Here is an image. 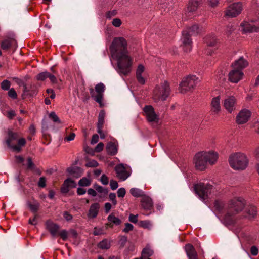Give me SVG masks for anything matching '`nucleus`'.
Wrapping results in <instances>:
<instances>
[{"label":"nucleus","mask_w":259,"mask_h":259,"mask_svg":"<svg viewBox=\"0 0 259 259\" xmlns=\"http://www.w3.org/2000/svg\"><path fill=\"white\" fill-rule=\"evenodd\" d=\"M170 89L169 83L164 80L160 83V85L155 87L153 92V99L155 102L160 100L165 101L169 96Z\"/></svg>","instance_id":"obj_6"},{"label":"nucleus","mask_w":259,"mask_h":259,"mask_svg":"<svg viewBox=\"0 0 259 259\" xmlns=\"http://www.w3.org/2000/svg\"><path fill=\"white\" fill-rule=\"evenodd\" d=\"M200 82V80L196 76H190L185 78L180 85V90L182 93H186L193 89Z\"/></svg>","instance_id":"obj_7"},{"label":"nucleus","mask_w":259,"mask_h":259,"mask_svg":"<svg viewBox=\"0 0 259 259\" xmlns=\"http://www.w3.org/2000/svg\"><path fill=\"white\" fill-rule=\"evenodd\" d=\"M141 205L142 208L146 211H150L153 206L151 198L148 196L145 195L141 198Z\"/></svg>","instance_id":"obj_17"},{"label":"nucleus","mask_w":259,"mask_h":259,"mask_svg":"<svg viewBox=\"0 0 259 259\" xmlns=\"http://www.w3.org/2000/svg\"><path fill=\"white\" fill-rule=\"evenodd\" d=\"M49 73L46 71L39 73L36 76V79L39 81L45 80L47 78H48Z\"/></svg>","instance_id":"obj_45"},{"label":"nucleus","mask_w":259,"mask_h":259,"mask_svg":"<svg viewBox=\"0 0 259 259\" xmlns=\"http://www.w3.org/2000/svg\"><path fill=\"white\" fill-rule=\"evenodd\" d=\"M246 205L245 200L241 197H235L228 203L227 210L224 216V221L227 225L235 222V216L241 212Z\"/></svg>","instance_id":"obj_1"},{"label":"nucleus","mask_w":259,"mask_h":259,"mask_svg":"<svg viewBox=\"0 0 259 259\" xmlns=\"http://www.w3.org/2000/svg\"><path fill=\"white\" fill-rule=\"evenodd\" d=\"M13 80L19 85L22 86L23 88H25V91H26V84L21 79L18 77H14Z\"/></svg>","instance_id":"obj_52"},{"label":"nucleus","mask_w":259,"mask_h":259,"mask_svg":"<svg viewBox=\"0 0 259 259\" xmlns=\"http://www.w3.org/2000/svg\"><path fill=\"white\" fill-rule=\"evenodd\" d=\"M49 117L54 122L59 123H61V121L59 117L54 112H51L49 114Z\"/></svg>","instance_id":"obj_49"},{"label":"nucleus","mask_w":259,"mask_h":259,"mask_svg":"<svg viewBox=\"0 0 259 259\" xmlns=\"http://www.w3.org/2000/svg\"><path fill=\"white\" fill-rule=\"evenodd\" d=\"M246 212L247 214V217L249 218H254L257 214L256 208L253 205H249L246 208Z\"/></svg>","instance_id":"obj_35"},{"label":"nucleus","mask_w":259,"mask_h":259,"mask_svg":"<svg viewBox=\"0 0 259 259\" xmlns=\"http://www.w3.org/2000/svg\"><path fill=\"white\" fill-rule=\"evenodd\" d=\"M112 58L117 61L119 73L126 75L131 72L133 60L129 53Z\"/></svg>","instance_id":"obj_4"},{"label":"nucleus","mask_w":259,"mask_h":259,"mask_svg":"<svg viewBox=\"0 0 259 259\" xmlns=\"http://www.w3.org/2000/svg\"><path fill=\"white\" fill-rule=\"evenodd\" d=\"M130 193L132 196L135 197H141V198H142L143 196L145 195L144 192L142 191L141 190L136 188H133L131 189Z\"/></svg>","instance_id":"obj_37"},{"label":"nucleus","mask_w":259,"mask_h":259,"mask_svg":"<svg viewBox=\"0 0 259 259\" xmlns=\"http://www.w3.org/2000/svg\"><path fill=\"white\" fill-rule=\"evenodd\" d=\"M100 209V204L98 203L92 204L89 210L88 217L89 218L94 219L97 217Z\"/></svg>","instance_id":"obj_27"},{"label":"nucleus","mask_w":259,"mask_h":259,"mask_svg":"<svg viewBox=\"0 0 259 259\" xmlns=\"http://www.w3.org/2000/svg\"><path fill=\"white\" fill-rule=\"evenodd\" d=\"M153 254V251L152 250L148 247H145L143 248L142 251L141 257H142L143 259L146 257L147 259H151L150 257Z\"/></svg>","instance_id":"obj_36"},{"label":"nucleus","mask_w":259,"mask_h":259,"mask_svg":"<svg viewBox=\"0 0 259 259\" xmlns=\"http://www.w3.org/2000/svg\"><path fill=\"white\" fill-rule=\"evenodd\" d=\"M68 233L66 230H62L59 233V235L63 241H66L68 237Z\"/></svg>","instance_id":"obj_57"},{"label":"nucleus","mask_w":259,"mask_h":259,"mask_svg":"<svg viewBox=\"0 0 259 259\" xmlns=\"http://www.w3.org/2000/svg\"><path fill=\"white\" fill-rule=\"evenodd\" d=\"M19 138L18 133L13 132L11 130H8V137L6 140V143L9 147L12 148V146L14 145L12 144L17 141Z\"/></svg>","instance_id":"obj_19"},{"label":"nucleus","mask_w":259,"mask_h":259,"mask_svg":"<svg viewBox=\"0 0 259 259\" xmlns=\"http://www.w3.org/2000/svg\"><path fill=\"white\" fill-rule=\"evenodd\" d=\"M109 223L106 224V228L108 227L110 228H113V225H115L116 226L120 225L121 224V220L119 218L116 217L113 213L110 214L107 218Z\"/></svg>","instance_id":"obj_28"},{"label":"nucleus","mask_w":259,"mask_h":259,"mask_svg":"<svg viewBox=\"0 0 259 259\" xmlns=\"http://www.w3.org/2000/svg\"><path fill=\"white\" fill-rule=\"evenodd\" d=\"M18 145H14L12 146V149L14 151L19 152L21 151L22 147L24 146L26 143V141L25 138H18Z\"/></svg>","instance_id":"obj_34"},{"label":"nucleus","mask_w":259,"mask_h":259,"mask_svg":"<svg viewBox=\"0 0 259 259\" xmlns=\"http://www.w3.org/2000/svg\"><path fill=\"white\" fill-rule=\"evenodd\" d=\"M99 164L96 160H93L87 163L85 166L87 167H96L98 166Z\"/></svg>","instance_id":"obj_55"},{"label":"nucleus","mask_w":259,"mask_h":259,"mask_svg":"<svg viewBox=\"0 0 259 259\" xmlns=\"http://www.w3.org/2000/svg\"><path fill=\"white\" fill-rule=\"evenodd\" d=\"M219 96L213 98L211 103V111L214 114H218L221 110Z\"/></svg>","instance_id":"obj_30"},{"label":"nucleus","mask_w":259,"mask_h":259,"mask_svg":"<svg viewBox=\"0 0 259 259\" xmlns=\"http://www.w3.org/2000/svg\"><path fill=\"white\" fill-rule=\"evenodd\" d=\"M27 168L32 170L36 167V166L32 161L31 157H29L27 159Z\"/></svg>","instance_id":"obj_53"},{"label":"nucleus","mask_w":259,"mask_h":259,"mask_svg":"<svg viewBox=\"0 0 259 259\" xmlns=\"http://www.w3.org/2000/svg\"><path fill=\"white\" fill-rule=\"evenodd\" d=\"M214 206L217 210L221 211L224 208V203L219 200H215L214 203Z\"/></svg>","instance_id":"obj_46"},{"label":"nucleus","mask_w":259,"mask_h":259,"mask_svg":"<svg viewBox=\"0 0 259 259\" xmlns=\"http://www.w3.org/2000/svg\"><path fill=\"white\" fill-rule=\"evenodd\" d=\"M248 65L247 61L243 57H240L232 64L233 69L241 70Z\"/></svg>","instance_id":"obj_25"},{"label":"nucleus","mask_w":259,"mask_h":259,"mask_svg":"<svg viewBox=\"0 0 259 259\" xmlns=\"http://www.w3.org/2000/svg\"><path fill=\"white\" fill-rule=\"evenodd\" d=\"M15 40L13 38H7L2 41L1 43V48L4 50H7L9 49L15 42Z\"/></svg>","instance_id":"obj_33"},{"label":"nucleus","mask_w":259,"mask_h":259,"mask_svg":"<svg viewBox=\"0 0 259 259\" xmlns=\"http://www.w3.org/2000/svg\"><path fill=\"white\" fill-rule=\"evenodd\" d=\"M218 154L217 152H201L197 153L194 158V162L197 169L203 170L206 168L207 163L213 165L217 161Z\"/></svg>","instance_id":"obj_2"},{"label":"nucleus","mask_w":259,"mask_h":259,"mask_svg":"<svg viewBox=\"0 0 259 259\" xmlns=\"http://www.w3.org/2000/svg\"><path fill=\"white\" fill-rule=\"evenodd\" d=\"M46 228L50 232L52 237H55L58 233L60 226L50 220L46 221Z\"/></svg>","instance_id":"obj_18"},{"label":"nucleus","mask_w":259,"mask_h":259,"mask_svg":"<svg viewBox=\"0 0 259 259\" xmlns=\"http://www.w3.org/2000/svg\"><path fill=\"white\" fill-rule=\"evenodd\" d=\"M251 116L250 112L246 109L242 110L236 116V121L238 124L247 122Z\"/></svg>","instance_id":"obj_13"},{"label":"nucleus","mask_w":259,"mask_h":259,"mask_svg":"<svg viewBox=\"0 0 259 259\" xmlns=\"http://www.w3.org/2000/svg\"><path fill=\"white\" fill-rule=\"evenodd\" d=\"M243 75L242 71L233 69L228 74L229 80L232 82L237 83L242 78Z\"/></svg>","instance_id":"obj_16"},{"label":"nucleus","mask_w":259,"mask_h":259,"mask_svg":"<svg viewBox=\"0 0 259 259\" xmlns=\"http://www.w3.org/2000/svg\"><path fill=\"white\" fill-rule=\"evenodd\" d=\"M63 216L67 221H71L73 218L72 215L67 211L63 212Z\"/></svg>","instance_id":"obj_64"},{"label":"nucleus","mask_w":259,"mask_h":259,"mask_svg":"<svg viewBox=\"0 0 259 259\" xmlns=\"http://www.w3.org/2000/svg\"><path fill=\"white\" fill-rule=\"evenodd\" d=\"M127 41L123 37H115L109 47L112 57L128 53Z\"/></svg>","instance_id":"obj_3"},{"label":"nucleus","mask_w":259,"mask_h":259,"mask_svg":"<svg viewBox=\"0 0 259 259\" xmlns=\"http://www.w3.org/2000/svg\"><path fill=\"white\" fill-rule=\"evenodd\" d=\"M212 187L213 186L209 184L199 183L194 185V190L200 198L205 200L210 194Z\"/></svg>","instance_id":"obj_9"},{"label":"nucleus","mask_w":259,"mask_h":259,"mask_svg":"<svg viewBox=\"0 0 259 259\" xmlns=\"http://www.w3.org/2000/svg\"><path fill=\"white\" fill-rule=\"evenodd\" d=\"M104 144L102 142H100L96 146L95 148V151L96 152H100L103 150Z\"/></svg>","instance_id":"obj_63"},{"label":"nucleus","mask_w":259,"mask_h":259,"mask_svg":"<svg viewBox=\"0 0 259 259\" xmlns=\"http://www.w3.org/2000/svg\"><path fill=\"white\" fill-rule=\"evenodd\" d=\"M229 162L230 166L236 170L245 169L248 163L246 156L241 153H236L229 156Z\"/></svg>","instance_id":"obj_5"},{"label":"nucleus","mask_w":259,"mask_h":259,"mask_svg":"<svg viewBox=\"0 0 259 259\" xmlns=\"http://www.w3.org/2000/svg\"><path fill=\"white\" fill-rule=\"evenodd\" d=\"M125 228L123 230V232L125 233H128L131 231H132L134 229V226L132 224L129 223H126L125 224Z\"/></svg>","instance_id":"obj_56"},{"label":"nucleus","mask_w":259,"mask_h":259,"mask_svg":"<svg viewBox=\"0 0 259 259\" xmlns=\"http://www.w3.org/2000/svg\"><path fill=\"white\" fill-rule=\"evenodd\" d=\"M91 183V182L89 179L83 177L79 181L78 184L80 186L87 187L90 186Z\"/></svg>","instance_id":"obj_41"},{"label":"nucleus","mask_w":259,"mask_h":259,"mask_svg":"<svg viewBox=\"0 0 259 259\" xmlns=\"http://www.w3.org/2000/svg\"><path fill=\"white\" fill-rule=\"evenodd\" d=\"M38 186L40 188H45L46 186V179L45 177H41L39 178L38 182Z\"/></svg>","instance_id":"obj_54"},{"label":"nucleus","mask_w":259,"mask_h":259,"mask_svg":"<svg viewBox=\"0 0 259 259\" xmlns=\"http://www.w3.org/2000/svg\"><path fill=\"white\" fill-rule=\"evenodd\" d=\"M66 171L70 176L75 178L80 177L83 172V169L78 166L69 167Z\"/></svg>","instance_id":"obj_24"},{"label":"nucleus","mask_w":259,"mask_h":259,"mask_svg":"<svg viewBox=\"0 0 259 259\" xmlns=\"http://www.w3.org/2000/svg\"><path fill=\"white\" fill-rule=\"evenodd\" d=\"M144 71V67L142 64H139L136 70V78L138 82L141 84H144L145 83V80L144 77L142 76V73Z\"/></svg>","instance_id":"obj_31"},{"label":"nucleus","mask_w":259,"mask_h":259,"mask_svg":"<svg viewBox=\"0 0 259 259\" xmlns=\"http://www.w3.org/2000/svg\"><path fill=\"white\" fill-rule=\"evenodd\" d=\"M187 30L188 32H189V34H190L191 35L197 34L199 33V26L197 24L193 25L191 27Z\"/></svg>","instance_id":"obj_40"},{"label":"nucleus","mask_w":259,"mask_h":259,"mask_svg":"<svg viewBox=\"0 0 259 259\" xmlns=\"http://www.w3.org/2000/svg\"><path fill=\"white\" fill-rule=\"evenodd\" d=\"M242 10V4L240 2L234 3L229 6L226 11V15L235 17L238 15Z\"/></svg>","instance_id":"obj_10"},{"label":"nucleus","mask_w":259,"mask_h":259,"mask_svg":"<svg viewBox=\"0 0 259 259\" xmlns=\"http://www.w3.org/2000/svg\"><path fill=\"white\" fill-rule=\"evenodd\" d=\"M235 30V27L232 24H229L226 26L225 34L229 36Z\"/></svg>","instance_id":"obj_47"},{"label":"nucleus","mask_w":259,"mask_h":259,"mask_svg":"<svg viewBox=\"0 0 259 259\" xmlns=\"http://www.w3.org/2000/svg\"><path fill=\"white\" fill-rule=\"evenodd\" d=\"M128 220L130 222L135 224L138 222V215L130 214L129 215Z\"/></svg>","instance_id":"obj_61"},{"label":"nucleus","mask_w":259,"mask_h":259,"mask_svg":"<svg viewBox=\"0 0 259 259\" xmlns=\"http://www.w3.org/2000/svg\"><path fill=\"white\" fill-rule=\"evenodd\" d=\"M185 249L189 259H198L197 253L192 244H187Z\"/></svg>","instance_id":"obj_22"},{"label":"nucleus","mask_w":259,"mask_h":259,"mask_svg":"<svg viewBox=\"0 0 259 259\" xmlns=\"http://www.w3.org/2000/svg\"><path fill=\"white\" fill-rule=\"evenodd\" d=\"M37 93L36 87L34 84H31L29 88L26 86V91H25V88H23L22 97L23 99H26L29 96H33Z\"/></svg>","instance_id":"obj_26"},{"label":"nucleus","mask_w":259,"mask_h":259,"mask_svg":"<svg viewBox=\"0 0 259 259\" xmlns=\"http://www.w3.org/2000/svg\"><path fill=\"white\" fill-rule=\"evenodd\" d=\"M100 181L101 183L105 185H107L109 183V179L105 174L102 175L101 177Z\"/></svg>","instance_id":"obj_62"},{"label":"nucleus","mask_w":259,"mask_h":259,"mask_svg":"<svg viewBox=\"0 0 259 259\" xmlns=\"http://www.w3.org/2000/svg\"><path fill=\"white\" fill-rule=\"evenodd\" d=\"M94 188L96 191H97L99 193H104L105 194H107L108 192V190L107 189H105L103 187L98 185L97 184H95L94 185Z\"/></svg>","instance_id":"obj_42"},{"label":"nucleus","mask_w":259,"mask_h":259,"mask_svg":"<svg viewBox=\"0 0 259 259\" xmlns=\"http://www.w3.org/2000/svg\"><path fill=\"white\" fill-rule=\"evenodd\" d=\"M205 42L207 46L209 47H214L217 44V41L214 37H205Z\"/></svg>","instance_id":"obj_43"},{"label":"nucleus","mask_w":259,"mask_h":259,"mask_svg":"<svg viewBox=\"0 0 259 259\" xmlns=\"http://www.w3.org/2000/svg\"><path fill=\"white\" fill-rule=\"evenodd\" d=\"M126 194V190L124 188H120L117 191V195L118 197H124Z\"/></svg>","instance_id":"obj_60"},{"label":"nucleus","mask_w":259,"mask_h":259,"mask_svg":"<svg viewBox=\"0 0 259 259\" xmlns=\"http://www.w3.org/2000/svg\"><path fill=\"white\" fill-rule=\"evenodd\" d=\"M117 14V12L115 10L109 11L107 12L106 16L107 18L111 19L112 17L115 16Z\"/></svg>","instance_id":"obj_58"},{"label":"nucleus","mask_w":259,"mask_h":259,"mask_svg":"<svg viewBox=\"0 0 259 259\" xmlns=\"http://www.w3.org/2000/svg\"><path fill=\"white\" fill-rule=\"evenodd\" d=\"M147 120L149 122L155 121L157 119V115L154 112L153 107L151 105H146L144 108Z\"/></svg>","instance_id":"obj_15"},{"label":"nucleus","mask_w":259,"mask_h":259,"mask_svg":"<svg viewBox=\"0 0 259 259\" xmlns=\"http://www.w3.org/2000/svg\"><path fill=\"white\" fill-rule=\"evenodd\" d=\"M191 35L187 30H184L182 32L183 48L185 52H189L192 49V41Z\"/></svg>","instance_id":"obj_11"},{"label":"nucleus","mask_w":259,"mask_h":259,"mask_svg":"<svg viewBox=\"0 0 259 259\" xmlns=\"http://www.w3.org/2000/svg\"><path fill=\"white\" fill-rule=\"evenodd\" d=\"M27 205L32 212L35 213L38 210L40 204L38 202H35L34 204L28 202Z\"/></svg>","instance_id":"obj_39"},{"label":"nucleus","mask_w":259,"mask_h":259,"mask_svg":"<svg viewBox=\"0 0 259 259\" xmlns=\"http://www.w3.org/2000/svg\"><path fill=\"white\" fill-rule=\"evenodd\" d=\"M138 225L140 227L144 228H148L150 227L151 224L150 221H140L138 223Z\"/></svg>","instance_id":"obj_50"},{"label":"nucleus","mask_w":259,"mask_h":259,"mask_svg":"<svg viewBox=\"0 0 259 259\" xmlns=\"http://www.w3.org/2000/svg\"><path fill=\"white\" fill-rule=\"evenodd\" d=\"M235 102L236 99L234 97H228L224 100V106L229 112L231 113L235 109Z\"/></svg>","instance_id":"obj_23"},{"label":"nucleus","mask_w":259,"mask_h":259,"mask_svg":"<svg viewBox=\"0 0 259 259\" xmlns=\"http://www.w3.org/2000/svg\"><path fill=\"white\" fill-rule=\"evenodd\" d=\"M127 241V237L125 236H122L119 241V244L121 248H123Z\"/></svg>","instance_id":"obj_51"},{"label":"nucleus","mask_w":259,"mask_h":259,"mask_svg":"<svg viewBox=\"0 0 259 259\" xmlns=\"http://www.w3.org/2000/svg\"><path fill=\"white\" fill-rule=\"evenodd\" d=\"M11 86V82L8 80H4L1 82V88L4 91H7L10 89Z\"/></svg>","instance_id":"obj_44"},{"label":"nucleus","mask_w":259,"mask_h":259,"mask_svg":"<svg viewBox=\"0 0 259 259\" xmlns=\"http://www.w3.org/2000/svg\"><path fill=\"white\" fill-rule=\"evenodd\" d=\"M76 186V184L74 181L70 178L66 179L63 184L62 185L60 189L61 192L63 194H66L69 191V188H75Z\"/></svg>","instance_id":"obj_20"},{"label":"nucleus","mask_w":259,"mask_h":259,"mask_svg":"<svg viewBox=\"0 0 259 259\" xmlns=\"http://www.w3.org/2000/svg\"><path fill=\"white\" fill-rule=\"evenodd\" d=\"M112 25L116 27H119L122 24L121 20L119 18H114L112 22Z\"/></svg>","instance_id":"obj_59"},{"label":"nucleus","mask_w":259,"mask_h":259,"mask_svg":"<svg viewBox=\"0 0 259 259\" xmlns=\"http://www.w3.org/2000/svg\"><path fill=\"white\" fill-rule=\"evenodd\" d=\"M98 246L99 248L102 249H108L110 248L111 245L108 240L105 239L100 241L99 243Z\"/></svg>","instance_id":"obj_38"},{"label":"nucleus","mask_w":259,"mask_h":259,"mask_svg":"<svg viewBox=\"0 0 259 259\" xmlns=\"http://www.w3.org/2000/svg\"><path fill=\"white\" fill-rule=\"evenodd\" d=\"M115 170L117 177L121 181L125 180L131 175L130 172L126 170L123 164L117 165L115 167Z\"/></svg>","instance_id":"obj_12"},{"label":"nucleus","mask_w":259,"mask_h":259,"mask_svg":"<svg viewBox=\"0 0 259 259\" xmlns=\"http://www.w3.org/2000/svg\"><path fill=\"white\" fill-rule=\"evenodd\" d=\"M241 26L245 32H258L259 31V27L252 25L247 22L242 23Z\"/></svg>","instance_id":"obj_32"},{"label":"nucleus","mask_w":259,"mask_h":259,"mask_svg":"<svg viewBox=\"0 0 259 259\" xmlns=\"http://www.w3.org/2000/svg\"><path fill=\"white\" fill-rule=\"evenodd\" d=\"M200 5V2L198 0H190L187 5V14L190 16L195 12Z\"/></svg>","instance_id":"obj_21"},{"label":"nucleus","mask_w":259,"mask_h":259,"mask_svg":"<svg viewBox=\"0 0 259 259\" xmlns=\"http://www.w3.org/2000/svg\"><path fill=\"white\" fill-rule=\"evenodd\" d=\"M8 94L9 97L13 99H16L18 97L17 94L14 88L10 89Z\"/></svg>","instance_id":"obj_48"},{"label":"nucleus","mask_w":259,"mask_h":259,"mask_svg":"<svg viewBox=\"0 0 259 259\" xmlns=\"http://www.w3.org/2000/svg\"><path fill=\"white\" fill-rule=\"evenodd\" d=\"M105 117V111L102 110L99 112L98 115V120L97 123V132L100 134V138L102 139L105 138V135L103 133L102 128L104 123V119Z\"/></svg>","instance_id":"obj_14"},{"label":"nucleus","mask_w":259,"mask_h":259,"mask_svg":"<svg viewBox=\"0 0 259 259\" xmlns=\"http://www.w3.org/2000/svg\"><path fill=\"white\" fill-rule=\"evenodd\" d=\"M105 86L103 83H99L95 85V90L90 89V93L92 98L100 104V107L103 105V100Z\"/></svg>","instance_id":"obj_8"},{"label":"nucleus","mask_w":259,"mask_h":259,"mask_svg":"<svg viewBox=\"0 0 259 259\" xmlns=\"http://www.w3.org/2000/svg\"><path fill=\"white\" fill-rule=\"evenodd\" d=\"M106 149L108 155L114 156L118 151V145L115 142H109L107 144Z\"/></svg>","instance_id":"obj_29"}]
</instances>
